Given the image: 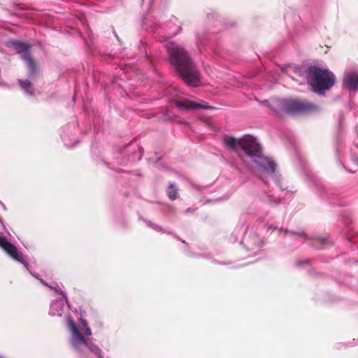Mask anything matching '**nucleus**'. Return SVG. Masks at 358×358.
<instances>
[{
	"instance_id": "nucleus-1",
	"label": "nucleus",
	"mask_w": 358,
	"mask_h": 358,
	"mask_svg": "<svg viewBox=\"0 0 358 358\" xmlns=\"http://www.w3.org/2000/svg\"><path fill=\"white\" fill-rule=\"evenodd\" d=\"M166 50L170 64L176 67L184 82L189 86H197L200 82V74L187 51L174 43L167 45Z\"/></svg>"
},
{
	"instance_id": "nucleus-2",
	"label": "nucleus",
	"mask_w": 358,
	"mask_h": 358,
	"mask_svg": "<svg viewBox=\"0 0 358 358\" xmlns=\"http://www.w3.org/2000/svg\"><path fill=\"white\" fill-rule=\"evenodd\" d=\"M224 144L227 150L237 152L241 148L248 157L252 159L255 156L261 154L262 147L252 136L247 135L241 138L233 136H224Z\"/></svg>"
},
{
	"instance_id": "nucleus-3",
	"label": "nucleus",
	"mask_w": 358,
	"mask_h": 358,
	"mask_svg": "<svg viewBox=\"0 0 358 358\" xmlns=\"http://www.w3.org/2000/svg\"><path fill=\"white\" fill-rule=\"evenodd\" d=\"M308 82L315 91L327 90L335 84V76L327 69L311 66L308 71Z\"/></svg>"
},
{
	"instance_id": "nucleus-4",
	"label": "nucleus",
	"mask_w": 358,
	"mask_h": 358,
	"mask_svg": "<svg viewBox=\"0 0 358 358\" xmlns=\"http://www.w3.org/2000/svg\"><path fill=\"white\" fill-rule=\"evenodd\" d=\"M69 330L71 332V344L73 347L78 351H81V345L84 344L92 353L96 355L98 358H103L101 350L90 338H85L79 331L77 324L72 320H69L68 322Z\"/></svg>"
},
{
	"instance_id": "nucleus-5",
	"label": "nucleus",
	"mask_w": 358,
	"mask_h": 358,
	"mask_svg": "<svg viewBox=\"0 0 358 358\" xmlns=\"http://www.w3.org/2000/svg\"><path fill=\"white\" fill-rule=\"evenodd\" d=\"M278 105L282 110L292 115L308 113L317 109L313 103L299 99H282Z\"/></svg>"
},
{
	"instance_id": "nucleus-6",
	"label": "nucleus",
	"mask_w": 358,
	"mask_h": 358,
	"mask_svg": "<svg viewBox=\"0 0 358 358\" xmlns=\"http://www.w3.org/2000/svg\"><path fill=\"white\" fill-rule=\"evenodd\" d=\"M0 248L13 259L24 266L28 264L23 254L20 252L17 247L10 243L5 236H0Z\"/></svg>"
},
{
	"instance_id": "nucleus-7",
	"label": "nucleus",
	"mask_w": 358,
	"mask_h": 358,
	"mask_svg": "<svg viewBox=\"0 0 358 358\" xmlns=\"http://www.w3.org/2000/svg\"><path fill=\"white\" fill-rule=\"evenodd\" d=\"M6 46L12 48L15 52L20 55L22 60L31 55V45L24 42L17 40H11L6 43Z\"/></svg>"
},
{
	"instance_id": "nucleus-8",
	"label": "nucleus",
	"mask_w": 358,
	"mask_h": 358,
	"mask_svg": "<svg viewBox=\"0 0 358 358\" xmlns=\"http://www.w3.org/2000/svg\"><path fill=\"white\" fill-rule=\"evenodd\" d=\"M252 160L257 166L262 168L265 172L269 173H273L275 172V162L268 157H265L264 155H263L262 151L261 152V154H259L258 156H255Z\"/></svg>"
},
{
	"instance_id": "nucleus-9",
	"label": "nucleus",
	"mask_w": 358,
	"mask_h": 358,
	"mask_svg": "<svg viewBox=\"0 0 358 358\" xmlns=\"http://www.w3.org/2000/svg\"><path fill=\"white\" fill-rule=\"evenodd\" d=\"M343 85L350 90H358V73L355 71L346 72L343 80Z\"/></svg>"
},
{
	"instance_id": "nucleus-10",
	"label": "nucleus",
	"mask_w": 358,
	"mask_h": 358,
	"mask_svg": "<svg viewBox=\"0 0 358 358\" xmlns=\"http://www.w3.org/2000/svg\"><path fill=\"white\" fill-rule=\"evenodd\" d=\"M176 104L179 108L185 109H194V108H208L207 105H203L189 100L176 101Z\"/></svg>"
},
{
	"instance_id": "nucleus-11",
	"label": "nucleus",
	"mask_w": 358,
	"mask_h": 358,
	"mask_svg": "<svg viewBox=\"0 0 358 358\" xmlns=\"http://www.w3.org/2000/svg\"><path fill=\"white\" fill-rule=\"evenodd\" d=\"M22 60L26 63L29 71V76L30 77L35 76L38 73V68L37 66L36 62L32 57L31 55H30L29 56H28Z\"/></svg>"
},
{
	"instance_id": "nucleus-12",
	"label": "nucleus",
	"mask_w": 358,
	"mask_h": 358,
	"mask_svg": "<svg viewBox=\"0 0 358 358\" xmlns=\"http://www.w3.org/2000/svg\"><path fill=\"white\" fill-rule=\"evenodd\" d=\"M179 189L175 183H170L167 189L166 194L170 200L174 201L179 197Z\"/></svg>"
},
{
	"instance_id": "nucleus-13",
	"label": "nucleus",
	"mask_w": 358,
	"mask_h": 358,
	"mask_svg": "<svg viewBox=\"0 0 358 358\" xmlns=\"http://www.w3.org/2000/svg\"><path fill=\"white\" fill-rule=\"evenodd\" d=\"M18 83L21 88L28 94L33 95L34 94V88L31 83L29 80H18Z\"/></svg>"
},
{
	"instance_id": "nucleus-14",
	"label": "nucleus",
	"mask_w": 358,
	"mask_h": 358,
	"mask_svg": "<svg viewBox=\"0 0 358 358\" xmlns=\"http://www.w3.org/2000/svg\"><path fill=\"white\" fill-rule=\"evenodd\" d=\"M328 243L329 241L327 238L318 237L313 239V246L322 249Z\"/></svg>"
},
{
	"instance_id": "nucleus-15",
	"label": "nucleus",
	"mask_w": 358,
	"mask_h": 358,
	"mask_svg": "<svg viewBox=\"0 0 358 358\" xmlns=\"http://www.w3.org/2000/svg\"><path fill=\"white\" fill-rule=\"evenodd\" d=\"M285 232L286 234H289L292 236H295L297 238H303L304 241H306L307 239V235L304 231L296 232L294 231H289V230L286 229L285 231Z\"/></svg>"
},
{
	"instance_id": "nucleus-16",
	"label": "nucleus",
	"mask_w": 358,
	"mask_h": 358,
	"mask_svg": "<svg viewBox=\"0 0 358 358\" xmlns=\"http://www.w3.org/2000/svg\"><path fill=\"white\" fill-rule=\"evenodd\" d=\"M85 335L87 336H90L92 335V331H91V329L89 327H87L85 328Z\"/></svg>"
},
{
	"instance_id": "nucleus-17",
	"label": "nucleus",
	"mask_w": 358,
	"mask_h": 358,
	"mask_svg": "<svg viewBox=\"0 0 358 358\" xmlns=\"http://www.w3.org/2000/svg\"><path fill=\"white\" fill-rule=\"evenodd\" d=\"M81 324L85 327V329L88 327L87 322L85 320H81Z\"/></svg>"
},
{
	"instance_id": "nucleus-18",
	"label": "nucleus",
	"mask_w": 358,
	"mask_h": 358,
	"mask_svg": "<svg viewBox=\"0 0 358 358\" xmlns=\"http://www.w3.org/2000/svg\"><path fill=\"white\" fill-rule=\"evenodd\" d=\"M262 104H265V105H266V106H268L270 105V104L268 103V101H262Z\"/></svg>"
},
{
	"instance_id": "nucleus-19",
	"label": "nucleus",
	"mask_w": 358,
	"mask_h": 358,
	"mask_svg": "<svg viewBox=\"0 0 358 358\" xmlns=\"http://www.w3.org/2000/svg\"><path fill=\"white\" fill-rule=\"evenodd\" d=\"M41 283H43V285H46V286H48V283L46 282H45L43 280H41Z\"/></svg>"
}]
</instances>
